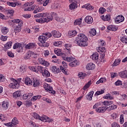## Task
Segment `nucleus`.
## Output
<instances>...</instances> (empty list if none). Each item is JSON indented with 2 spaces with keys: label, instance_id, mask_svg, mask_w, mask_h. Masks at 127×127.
Segmentation results:
<instances>
[{
  "label": "nucleus",
  "instance_id": "58836bf2",
  "mask_svg": "<svg viewBox=\"0 0 127 127\" xmlns=\"http://www.w3.org/2000/svg\"><path fill=\"white\" fill-rule=\"evenodd\" d=\"M103 105L104 106H111V105H113L114 104L113 101H105L103 102Z\"/></svg>",
  "mask_w": 127,
  "mask_h": 127
},
{
  "label": "nucleus",
  "instance_id": "774afa93",
  "mask_svg": "<svg viewBox=\"0 0 127 127\" xmlns=\"http://www.w3.org/2000/svg\"><path fill=\"white\" fill-rule=\"evenodd\" d=\"M25 105L26 106V107H30V106L32 105V103L29 101H26L25 102Z\"/></svg>",
  "mask_w": 127,
  "mask_h": 127
},
{
  "label": "nucleus",
  "instance_id": "393cba45",
  "mask_svg": "<svg viewBox=\"0 0 127 127\" xmlns=\"http://www.w3.org/2000/svg\"><path fill=\"white\" fill-rule=\"evenodd\" d=\"M119 76H120L121 78H124V79L127 78V70L120 72L119 73Z\"/></svg>",
  "mask_w": 127,
  "mask_h": 127
},
{
  "label": "nucleus",
  "instance_id": "4be33fe9",
  "mask_svg": "<svg viewBox=\"0 0 127 127\" xmlns=\"http://www.w3.org/2000/svg\"><path fill=\"white\" fill-rule=\"evenodd\" d=\"M107 29L111 31H117V30H118V27L115 25H110L107 26Z\"/></svg>",
  "mask_w": 127,
  "mask_h": 127
},
{
  "label": "nucleus",
  "instance_id": "4d7b16f0",
  "mask_svg": "<svg viewBox=\"0 0 127 127\" xmlns=\"http://www.w3.org/2000/svg\"><path fill=\"white\" fill-rule=\"evenodd\" d=\"M107 10L104 7H100L99 9V13L101 14H103L105 13V11Z\"/></svg>",
  "mask_w": 127,
  "mask_h": 127
},
{
  "label": "nucleus",
  "instance_id": "412c9836",
  "mask_svg": "<svg viewBox=\"0 0 127 127\" xmlns=\"http://www.w3.org/2000/svg\"><path fill=\"white\" fill-rule=\"evenodd\" d=\"M83 8H86L88 10H93L94 7L91 4H86L82 6Z\"/></svg>",
  "mask_w": 127,
  "mask_h": 127
},
{
  "label": "nucleus",
  "instance_id": "0e129e2a",
  "mask_svg": "<svg viewBox=\"0 0 127 127\" xmlns=\"http://www.w3.org/2000/svg\"><path fill=\"white\" fill-rule=\"evenodd\" d=\"M40 12V8L39 7L36 6L34 9L33 13H38Z\"/></svg>",
  "mask_w": 127,
  "mask_h": 127
},
{
  "label": "nucleus",
  "instance_id": "a211bd4d",
  "mask_svg": "<svg viewBox=\"0 0 127 127\" xmlns=\"http://www.w3.org/2000/svg\"><path fill=\"white\" fill-rule=\"evenodd\" d=\"M52 33L54 37H56V38H59V37H61V33L58 31L54 30L52 32Z\"/></svg>",
  "mask_w": 127,
  "mask_h": 127
},
{
  "label": "nucleus",
  "instance_id": "ddd939ff",
  "mask_svg": "<svg viewBox=\"0 0 127 127\" xmlns=\"http://www.w3.org/2000/svg\"><path fill=\"white\" fill-rule=\"evenodd\" d=\"M97 113H105L106 111H107V108L106 106H102L101 107H98L95 110Z\"/></svg>",
  "mask_w": 127,
  "mask_h": 127
},
{
  "label": "nucleus",
  "instance_id": "1a4fd4ad",
  "mask_svg": "<svg viewBox=\"0 0 127 127\" xmlns=\"http://www.w3.org/2000/svg\"><path fill=\"white\" fill-rule=\"evenodd\" d=\"M43 87L45 90L47 91V92H49V93L52 94L53 95L55 94V90H53V87H52V86H50L49 84L47 83H44Z\"/></svg>",
  "mask_w": 127,
  "mask_h": 127
},
{
  "label": "nucleus",
  "instance_id": "a19ab883",
  "mask_svg": "<svg viewBox=\"0 0 127 127\" xmlns=\"http://www.w3.org/2000/svg\"><path fill=\"white\" fill-rule=\"evenodd\" d=\"M52 71L53 72H54L55 73H56L58 74V73H59L60 72V69L59 68L56 67V66H52Z\"/></svg>",
  "mask_w": 127,
  "mask_h": 127
},
{
  "label": "nucleus",
  "instance_id": "72a5a7b5",
  "mask_svg": "<svg viewBox=\"0 0 127 127\" xmlns=\"http://www.w3.org/2000/svg\"><path fill=\"white\" fill-rule=\"evenodd\" d=\"M54 17L55 18L56 20H57L59 22H61V23H62V22H64V21H65V19H64V18L57 16V14H56V15Z\"/></svg>",
  "mask_w": 127,
  "mask_h": 127
},
{
  "label": "nucleus",
  "instance_id": "f257e3e1",
  "mask_svg": "<svg viewBox=\"0 0 127 127\" xmlns=\"http://www.w3.org/2000/svg\"><path fill=\"white\" fill-rule=\"evenodd\" d=\"M88 37L84 34H79L75 38V43L78 46L85 47L88 46Z\"/></svg>",
  "mask_w": 127,
  "mask_h": 127
},
{
  "label": "nucleus",
  "instance_id": "13d9d810",
  "mask_svg": "<svg viewBox=\"0 0 127 127\" xmlns=\"http://www.w3.org/2000/svg\"><path fill=\"white\" fill-rule=\"evenodd\" d=\"M89 32L90 34L93 36H95V35L97 34V31H96V29H92Z\"/></svg>",
  "mask_w": 127,
  "mask_h": 127
},
{
  "label": "nucleus",
  "instance_id": "f8f14e48",
  "mask_svg": "<svg viewBox=\"0 0 127 127\" xmlns=\"http://www.w3.org/2000/svg\"><path fill=\"white\" fill-rule=\"evenodd\" d=\"M125 20V17L122 15H118L115 19L116 23H121V22H124Z\"/></svg>",
  "mask_w": 127,
  "mask_h": 127
},
{
  "label": "nucleus",
  "instance_id": "2f4dec72",
  "mask_svg": "<svg viewBox=\"0 0 127 127\" xmlns=\"http://www.w3.org/2000/svg\"><path fill=\"white\" fill-rule=\"evenodd\" d=\"M9 31V29L6 27H3L1 29V32L2 34H7Z\"/></svg>",
  "mask_w": 127,
  "mask_h": 127
},
{
  "label": "nucleus",
  "instance_id": "7ed1b4c3",
  "mask_svg": "<svg viewBox=\"0 0 127 127\" xmlns=\"http://www.w3.org/2000/svg\"><path fill=\"white\" fill-rule=\"evenodd\" d=\"M33 117L34 119H36V120H39L44 123H51V122H53V119H51L45 115L40 116L36 113H34L33 114Z\"/></svg>",
  "mask_w": 127,
  "mask_h": 127
},
{
  "label": "nucleus",
  "instance_id": "423d86ee",
  "mask_svg": "<svg viewBox=\"0 0 127 127\" xmlns=\"http://www.w3.org/2000/svg\"><path fill=\"white\" fill-rule=\"evenodd\" d=\"M46 67H43L41 66H29V69L31 70V71H33V72H35L36 73H38L40 72V73H43V71H44V69Z\"/></svg>",
  "mask_w": 127,
  "mask_h": 127
},
{
  "label": "nucleus",
  "instance_id": "20e7f679",
  "mask_svg": "<svg viewBox=\"0 0 127 127\" xmlns=\"http://www.w3.org/2000/svg\"><path fill=\"white\" fill-rule=\"evenodd\" d=\"M11 22L18 24L14 30L15 32H20L21 31V26L23 25V21L20 19H16L12 20Z\"/></svg>",
  "mask_w": 127,
  "mask_h": 127
},
{
  "label": "nucleus",
  "instance_id": "de8ad7c7",
  "mask_svg": "<svg viewBox=\"0 0 127 127\" xmlns=\"http://www.w3.org/2000/svg\"><path fill=\"white\" fill-rule=\"evenodd\" d=\"M91 85H92V83H91V81H88L87 84H86L84 86L83 88V90H84V91L85 90H87V89L88 88H89V87H90L91 86Z\"/></svg>",
  "mask_w": 127,
  "mask_h": 127
},
{
  "label": "nucleus",
  "instance_id": "49530a36",
  "mask_svg": "<svg viewBox=\"0 0 127 127\" xmlns=\"http://www.w3.org/2000/svg\"><path fill=\"white\" fill-rule=\"evenodd\" d=\"M106 78L101 77L99 80L96 82L97 85H99V84H101V83H105L106 82Z\"/></svg>",
  "mask_w": 127,
  "mask_h": 127
},
{
  "label": "nucleus",
  "instance_id": "f704fd0d",
  "mask_svg": "<svg viewBox=\"0 0 127 127\" xmlns=\"http://www.w3.org/2000/svg\"><path fill=\"white\" fill-rule=\"evenodd\" d=\"M68 35L69 37H74L77 35V31L76 30L70 31L68 32Z\"/></svg>",
  "mask_w": 127,
  "mask_h": 127
},
{
  "label": "nucleus",
  "instance_id": "bf43d9fd",
  "mask_svg": "<svg viewBox=\"0 0 127 127\" xmlns=\"http://www.w3.org/2000/svg\"><path fill=\"white\" fill-rule=\"evenodd\" d=\"M99 47H102V46L106 45V42H105V41L100 40L99 42Z\"/></svg>",
  "mask_w": 127,
  "mask_h": 127
},
{
  "label": "nucleus",
  "instance_id": "2eb2a0df",
  "mask_svg": "<svg viewBox=\"0 0 127 127\" xmlns=\"http://www.w3.org/2000/svg\"><path fill=\"white\" fill-rule=\"evenodd\" d=\"M42 74L43 77H45L46 78L50 77V72L48 71V69H47L46 67L45 68V69Z\"/></svg>",
  "mask_w": 127,
  "mask_h": 127
},
{
  "label": "nucleus",
  "instance_id": "a18cd8bd",
  "mask_svg": "<svg viewBox=\"0 0 127 127\" xmlns=\"http://www.w3.org/2000/svg\"><path fill=\"white\" fill-rule=\"evenodd\" d=\"M22 45L19 43H15L13 46V49H17V48H20Z\"/></svg>",
  "mask_w": 127,
  "mask_h": 127
},
{
  "label": "nucleus",
  "instance_id": "5701e85b",
  "mask_svg": "<svg viewBox=\"0 0 127 127\" xmlns=\"http://www.w3.org/2000/svg\"><path fill=\"white\" fill-rule=\"evenodd\" d=\"M93 95H94V91H90L86 96L87 100H88V101H92L93 99Z\"/></svg>",
  "mask_w": 127,
  "mask_h": 127
},
{
  "label": "nucleus",
  "instance_id": "09e8293b",
  "mask_svg": "<svg viewBox=\"0 0 127 127\" xmlns=\"http://www.w3.org/2000/svg\"><path fill=\"white\" fill-rule=\"evenodd\" d=\"M121 59L115 60L114 63L113 64V66H118V65H120V63H121Z\"/></svg>",
  "mask_w": 127,
  "mask_h": 127
},
{
  "label": "nucleus",
  "instance_id": "6e6552de",
  "mask_svg": "<svg viewBox=\"0 0 127 127\" xmlns=\"http://www.w3.org/2000/svg\"><path fill=\"white\" fill-rule=\"evenodd\" d=\"M10 80L11 81L9 85V88L18 89V87H19V81H17V80L14 78H10Z\"/></svg>",
  "mask_w": 127,
  "mask_h": 127
},
{
  "label": "nucleus",
  "instance_id": "6ab92c4d",
  "mask_svg": "<svg viewBox=\"0 0 127 127\" xmlns=\"http://www.w3.org/2000/svg\"><path fill=\"white\" fill-rule=\"evenodd\" d=\"M85 21L86 23H88V24L93 23V17L91 16H87L85 18Z\"/></svg>",
  "mask_w": 127,
  "mask_h": 127
},
{
  "label": "nucleus",
  "instance_id": "dca6fc26",
  "mask_svg": "<svg viewBox=\"0 0 127 127\" xmlns=\"http://www.w3.org/2000/svg\"><path fill=\"white\" fill-rule=\"evenodd\" d=\"M24 83L27 86H32V84H33L32 80L28 77L25 78Z\"/></svg>",
  "mask_w": 127,
  "mask_h": 127
},
{
  "label": "nucleus",
  "instance_id": "603ef678",
  "mask_svg": "<svg viewBox=\"0 0 127 127\" xmlns=\"http://www.w3.org/2000/svg\"><path fill=\"white\" fill-rule=\"evenodd\" d=\"M105 93V90L104 89L101 90L100 91H97L95 94V96H99V95H102V94H104Z\"/></svg>",
  "mask_w": 127,
  "mask_h": 127
},
{
  "label": "nucleus",
  "instance_id": "338daca9",
  "mask_svg": "<svg viewBox=\"0 0 127 127\" xmlns=\"http://www.w3.org/2000/svg\"><path fill=\"white\" fill-rule=\"evenodd\" d=\"M14 13V10L12 9L7 10V14H9L10 15H13Z\"/></svg>",
  "mask_w": 127,
  "mask_h": 127
},
{
  "label": "nucleus",
  "instance_id": "69168bd1",
  "mask_svg": "<svg viewBox=\"0 0 127 127\" xmlns=\"http://www.w3.org/2000/svg\"><path fill=\"white\" fill-rule=\"evenodd\" d=\"M7 54L8 56H9V57H11L12 58H13V57H14V54L12 53V52L8 51V52H7Z\"/></svg>",
  "mask_w": 127,
  "mask_h": 127
},
{
  "label": "nucleus",
  "instance_id": "473e14b6",
  "mask_svg": "<svg viewBox=\"0 0 127 127\" xmlns=\"http://www.w3.org/2000/svg\"><path fill=\"white\" fill-rule=\"evenodd\" d=\"M97 51L100 53V54H105V52H106V48H105V47H99Z\"/></svg>",
  "mask_w": 127,
  "mask_h": 127
},
{
  "label": "nucleus",
  "instance_id": "c756f323",
  "mask_svg": "<svg viewBox=\"0 0 127 127\" xmlns=\"http://www.w3.org/2000/svg\"><path fill=\"white\" fill-rule=\"evenodd\" d=\"M35 7H36L35 5H33L30 7H27L24 9V11H32V10L35 9Z\"/></svg>",
  "mask_w": 127,
  "mask_h": 127
},
{
  "label": "nucleus",
  "instance_id": "c9c22d12",
  "mask_svg": "<svg viewBox=\"0 0 127 127\" xmlns=\"http://www.w3.org/2000/svg\"><path fill=\"white\" fill-rule=\"evenodd\" d=\"M63 59L64 60V61H67V62H72L74 58H73L72 57H63Z\"/></svg>",
  "mask_w": 127,
  "mask_h": 127
},
{
  "label": "nucleus",
  "instance_id": "864d4df0",
  "mask_svg": "<svg viewBox=\"0 0 127 127\" xmlns=\"http://www.w3.org/2000/svg\"><path fill=\"white\" fill-rule=\"evenodd\" d=\"M60 68L61 71H62V72H63V73L64 74V75H68V74L67 73V71H66V69L64 68V67H63L62 65H61L60 66Z\"/></svg>",
  "mask_w": 127,
  "mask_h": 127
},
{
  "label": "nucleus",
  "instance_id": "37998d69",
  "mask_svg": "<svg viewBox=\"0 0 127 127\" xmlns=\"http://www.w3.org/2000/svg\"><path fill=\"white\" fill-rule=\"evenodd\" d=\"M2 107L4 110H6L8 108V102L7 101H3L2 104Z\"/></svg>",
  "mask_w": 127,
  "mask_h": 127
},
{
  "label": "nucleus",
  "instance_id": "b1692460",
  "mask_svg": "<svg viewBox=\"0 0 127 127\" xmlns=\"http://www.w3.org/2000/svg\"><path fill=\"white\" fill-rule=\"evenodd\" d=\"M91 58L94 61H97L98 59H99V54L98 53H94L93 55L91 56Z\"/></svg>",
  "mask_w": 127,
  "mask_h": 127
},
{
  "label": "nucleus",
  "instance_id": "3c124183",
  "mask_svg": "<svg viewBox=\"0 0 127 127\" xmlns=\"http://www.w3.org/2000/svg\"><path fill=\"white\" fill-rule=\"evenodd\" d=\"M31 57V55L30 54V51H29L27 52V53L26 54L25 56L24 57V59L25 60L29 59Z\"/></svg>",
  "mask_w": 127,
  "mask_h": 127
},
{
  "label": "nucleus",
  "instance_id": "e2e57ef3",
  "mask_svg": "<svg viewBox=\"0 0 127 127\" xmlns=\"http://www.w3.org/2000/svg\"><path fill=\"white\" fill-rule=\"evenodd\" d=\"M43 100H44L45 102H46V103H48V104H51V103H52L51 100L46 97L43 98Z\"/></svg>",
  "mask_w": 127,
  "mask_h": 127
},
{
  "label": "nucleus",
  "instance_id": "f03ea898",
  "mask_svg": "<svg viewBox=\"0 0 127 127\" xmlns=\"http://www.w3.org/2000/svg\"><path fill=\"white\" fill-rule=\"evenodd\" d=\"M56 16V13L51 12L50 14L49 13H44L43 18L37 19L36 20L37 22L39 23H44V22H49L53 20V17Z\"/></svg>",
  "mask_w": 127,
  "mask_h": 127
},
{
  "label": "nucleus",
  "instance_id": "9d476101",
  "mask_svg": "<svg viewBox=\"0 0 127 127\" xmlns=\"http://www.w3.org/2000/svg\"><path fill=\"white\" fill-rule=\"evenodd\" d=\"M18 124V121L17 120V118L16 117H14L12 120L11 123H5L4 125L6 127H14V126L17 125Z\"/></svg>",
  "mask_w": 127,
  "mask_h": 127
},
{
  "label": "nucleus",
  "instance_id": "e433bc0d",
  "mask_svg": "<svg viewBox=\"0 0 127 127\" xmlns=\"http://www.w3.org/2000/svg\"><path fill=\"white\" fill-rule=\"evenodd\" d=\"M82 19L83 18H81L75 20L74 22V25H80V24H82Z\"/></svg>",
  "mask_w": 127,
  "mask_h": 127
},
{
  "label": "nucleus",
  "instance_id": "4468645a",
  "mask_svg": "<svg viewBox=\"0 0 127 127\" xmlns=\"http://www.w3.org/2000/svg\"><path fill=\"white\" fill-rule=\"evenodd\" d=\"M36 46V44L34 43H29L28 44H26L25 48L26 49H32V48H35Z\"/></svg>",
  "mask_w": 127,
  "mask_h": 127
},
{
  "label": "nucleus",
  "instance_id": "9b49d317",
  "mask_svg": "<svg viewBox=\"0 0 127 127\" xmlns=\"http://www.w3.org/2000/svg\"><path fill=\"white\" fill-rule=\"evenodd\" d=\"M38 62L40 64H41V65H43L44 66H45L46 67H48L49 66V63L48 62H46L44 59H42L41 58H39L38 59Z\"/></svg>",
  "mask_w": 127,
  "mask_h": 127
},
{
  "label": "nucleus",
  "instance_id": "7c9ffc66",
  "mask_svg": "<svg viewBox=\"0 0 127 127\" xmlns=\"http://www.w3.org/2000/svg\"><path fill=\"white\" fill-rule=\"evenodd\" d=\"M33 83V86L35 87H38V86H39V84H40V83L39 82V80L37 78H34Z\"/></svg>",
  "mask_w": 127,
  "mask_h": 127
},
{
  "label": "nucleus",
  "instance_id": "4c0bfd02",
  "mask_svg": "<svg viewBox=\"0 0 127 127\" xmlns=\"http://www.w3.org/2000/svg\"><path fill=\"white\" fill-rule=\"evenodd\" d=\"M117 108L118 106L117 105L113 104L107 108V111L108 112H110L113 110H116V109H117Z\"/></svg>",
  "mask_w": 127,
  "mask_h": 127
},
{
  "label": "nucleus",
  "instance_id": "ea45409f",
  "mask_svg": "<svg viewBox=\"0 0 127 127\" xmlns=\"http://www.w3.org/2000/svg\"><path fill=\"white\" fill-rule=\"evenodd\" d=\"M6 4L7 5H9V6H12V7H15L16 5H17L18 3L17 2L13 3L12 2H6Z\"/></svg>",
  "mask_w": 127,
  "mask_h": 127
},
{
  "label": "nucleus",
  "instance_id": "8fccbe9b",
  "mask_svg": "<svg viewBox=\"0 0 127 127\" xmlns=\"http://www.w3.org/2000/svg\"><path fill=\"white\" fill-rule=\"evenodd\" d=\"M54 45L55 46H59V47H61L62 45V41H56L54 43Z\"/></svg>",
  "mask_w": 127,
  "mask_h": 127
},
{
  "label": "nucleus",
  "instance_id": "f3484780",
  "mask_svg": "<svg viewBox=\"0 0 127 127\" xmlns=\"http://www.w3.org/2000/svg\"><path fill=\"white\" fill-rule=\"evenodd\" d=\"M78 65H79V62L75 59H73V60L69 64L70 67H76V66H78Z\"/></svg>",
  "mask_w": 127,
  "mask_h": 127
},
{
  "label": "nucleus",
  "instance_id": "680f3d73",
  "mask_svg": "<svg viewBox=\"0 0 127 127\" xmlns=\"http://www.w3.org/2000/svg\"><path fill=\"white\" fill-rule=\"evenodd\" d=\"M120 123L121 125H123L125 123V119L124 118V115H121L120 116Z\"/></svg>",
  "mask_w": 127,
  "mask_h": 127
},
{
  "label": "nucleus",
  "instance_id": "aec40b11",
  "mask_svg": "<svg viewBox=\"0 0 127 127\" xmlns=\"http://www.w3.org/2000/svg\"><path fill=\"white\" fill-rule=\"evenodd\" d=\"M96 66L92 63H89L86 65V69L87 70H94Z\"/></svg>",
  "mask_w": 127,
  "mask_h": 127
},
{
  "label": "nucleus",
  "instance_id": "c03bdc74",
  "mask_svg": "<svg viewBox=\"0 0 127 127\" xmlns=\"http://www.w3.org/2000/svg\"><path fill=\"white\" fill-rule=\"evenodd\" d=\"M21 95V93H20V91H15L13 94V97H14V98H18V97H20Z\"/></svg>",
  "mask_w": 127,
  "mask_h": 127
},
{
  "label": "nucleus",
  "instance_id": "0eeeda50",
  "mask_svg": "<svg viewBox=\"0 0 127 127\" xmlns=\"http://www.w3.org/2000/svg\"><path fill=\"white\" fill-rule=\"evenodd\" d=\"M70 2H71L69 5V9L70 10H74L78 7V3L80 2V0H69Z\"/></svg>",
  "mask_w": 127,
  "mask_h": 127
},
{
  "label": "nucleus",
  "instance_id": "bb28decb",
  "mask_svg": "<svg viewBox=\"0 0 127 127\" xmlns=\"http://www.w3.org/2000/svg\"><path fill=\"white\" fill-rule=\"evenodd\" d=\"M77 76L80 79H85V78L87 76V74L83 72H78Z\"/></svg>",
  "mask_w": 127,
  "mask_h": 127
},
{
  "label": "nucleus",
  "instance_id": "39448f33",
  "mask_svg": "<svg viewBox=\"0 0 127 127\" xmlns=\"http://www.w3.org/2000/svg\"><path fill=\"white\" fill-rule=\"evenodd\" d=\"M51 36L52 35L50 33H44L42 34V35H41L39 37L38 40L39 41L41 42V43H44V42H46L47 39H48V38H50Z\"/></svg>",
  "mask_w": 127,
  "mask_h": 127
},
{
  "label": "nucleus",
  "instance_id": "a878e982",
  "mask_svg": "<svg viewBox=\"0 0 127 127\" xmlns=\"http://www.w3.org/2000/svg\"><path fill=\"white\" fill-rule=\"evenodd\" d=\"M55 54H57L58 56H62L63 53H62V50L60 49H55L54 50Z\"/></svg>",
  "mask_w": 127,
  "mask_h": 127
},
{
  "label": "nucleus",
  "instance_id": "6e6d98bb",
  "mask_svg": "<svg viewBox=\"0 0 127 127\" xmlns=\"http://www.w3.org/2000/svg\"><path fill=\"white\" fill-rule=\"evenodd\" d=\"M30 53L31 54V57H32L33 58H37L38 56V54L34 53L33 52L30 51Z\"/></svg>",
  "mask_w": 127,
  "mask_h": 127
},
{
  "label": "nucleus",
  "instance_id": "5fc2aeb1",
  "mask_svg": "<svg viewBox=\"0 0 127 127\" xmlns=\"http://www.w3.org/2000/svg\"><path fill=\"white\" fill-rule=\"evenodd\" d=\"M41 98V96L38 95V96H35L33 97L31 99V101H33V102H35V101H36V100H39V99H40Z\"/></svg>",
  "mask_w": 127,
  "mask_h": 127
},
{
  "label": "nucleus",
  "instance_id": "79ce46f5",
  "mask_svg": "<svg viewBox=\"0 0 127 127\" xmlns=\"http://www.w3.org/2000/svg\"><path fill=\"white\" fill-rule=\"evenodd\" d=\"M12 45V42H8L5 44L4 46V48L5 49H9V48L11 47Z\"/></svg>",
  "mask_w": 127,
  "mask_h": 127
},
{
  "label": "nucleus",
  "instance_id": "c85d7f7f",
  "mask_svg": "<svg viewBox=\"0 0 127 127\" xmlns=\"http://www.w3.org/2000/svg\"><path fill=\"white\" fill-rule=\"evenodd\" d=\"M103 98L106 99V100H114L115 97H114V96H112L110 93H108L104 96Z\"/></svg>",
  "mask_w": 127,
  "mask_h": 127
},
{
  "label": "nucleus",
  "instance_id": "052dcab7",
  "mask_svg": "<svg viewBox=\"0 0 127 127\" xmlns=\"http://www.w3.org/2000/svg\"><path fill=\"white\" fill-rule=\"evenodd\" d=\"M44 13H38L36 15H35L34 16L35 18H40V17H43V14Z\"/></svg>",
  "mask_w": 127,
  "mask_h": 127
},
{
  "label": "nucleus",
  "instance_id": "cd10ccee",
  "mask_svg": "<svg viewBox=\"0 0 127 127\" xmlns=\"http://www.w3.org/2000/svg\"><path fill=\"white\" fill-rule=\"evenodd\" d=\"M101 18H102L103 20L108 21V20H110V19H111V15L107 14L105 15V16L104 15H102L101 16Z\"/></svg>",
  "mask_w": 127,
  "mask_h": 127
}]
</instances>
